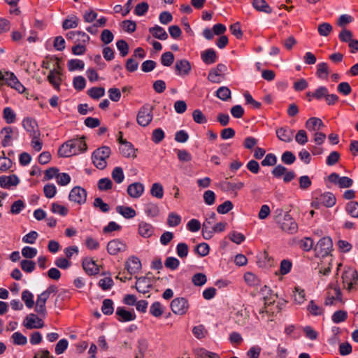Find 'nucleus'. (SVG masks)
I'll return each mask as SVG.
<instances>
[{"label": "nucleus", "mask_w": 358, "mask_h": 358, "mask_svg": "<svg viewBox=\"0 0 358 358\" xmlns=\"http://www.w3.org/2000/svg\"><path fill=\"white\" fill-rule=\"evenodd\" d=\"M333 246L332 241L329 237H323L317 243L315 251L320 256H327Z\"/></svg>", "instance_id": "obj_9"}, {"label": "nucleus", "mask_w": 358, "mask_h": 358, "mask_svg": "<svg viewBox=\"0 0 358 358\" xmlns=\"http://www.w3.org/2000/svg\"><path fill=\"white\" fill-rule=\"evenodd\" d=\"M24 325L29 329H40L44 326V322L36 315L31 313L26 317Z\"/></svg>", "instance_id": "obj_17"}, {"label": "nucleus", "mask_w": 358, "mask_h": 358, "mask_svg": "<svg viewBox=\"0 0 358 358\" xmlns=\"http://www.w3.org/2000/svg\"><path fill=\"white\" fill-rule=\"evenodd\" d=\"M333 27L332 26L327 22H323L319 24L317 31L320 36H327L332 31Z\"/></svg>", "instance_id": "obj_51"}, {"label": "nucleus", "mask_w": 358, "mask_h": 358, "mask_svg": "<svg viewBox=\"0 0 358 358\" xmlns=\"http://www.w3.org/2000/svg\"><path fill=\"white\" fill-rule=\"evenodd\" d=\"M11 338L13 339V343L15 345H24L27 342L26 336L18 331L13 334Z\"/></svg>", "instance_id": "obj_57"}, {"label": "nucleus", "mask_w": 358, "mask_h": 358, "mask_svg": "<svg viewBox=\"0 0 358 358\" xmlns=\"http://www.w3.org/2000/svg\"><path fill=\"white\" fill-rule=\"evenodd\" d=\"M83 268L90 275H96L99 271L98 265L94 260L90 258H86L83 260Z\"/></svg>", "instance_id": "obj_28"}, {"label": "nucleus", "mask_w": 358, "mask_h": 358, "mask_svg": "<svg viewBox=\"0 0 358 358\" xmlns=\"http://www.w3.org/2000/svg\"><path fill=\"white\" fill-rule=\"evenodd\" d=\"M87 148L85 137L71 139L63 143L58 150L59 157H69L85 152Z\"/></svg>", "instance_id": "obj_1"}, {"label": "nucleus", "mask_w": 358, "mask_h": 358, "mask_svg": "<svg viewBox=\"0 0 358 358\" xmlns=\"http://www.w3.org/2000/svg\"><path fill=\"white\" fill-rule=\"evenodd\" d=\"M227 70V67L226 65L223 64H217L215 69L210 71L208 76V80L214 83H220L222 77H223Z\"/></svg>", "instance_id": "obj_12"}, {"label": "nucleus", "mask_w": 358, "mask_h": 358, "mask_svg": "<svg viewBox=\"0 0 358 358\" xmlns=\"http://www.w3.org/2000/svg\"><path fill=\"white\" fill-rule=\"evenodd\" d=\"M201 59L207 64L215 63L217 59L216 52L213 49H208L201 53Z\"/></svg>", "instance_id": "obj_34"}, {"label": "nucleus", "mask_w": 358, "mask_h": 358, "mask_svg": "<svg viewBox=\"0 0 358 358\" xmlns=\"http://www.w3.org/2000/svg\"><path fill=\"white\" fill-rule=\"evenodd\" d=\"M306 128L310 131H316L320 130L324 127V123L318 117H310L305 124Z\"/></svg>", "instance_id": "obj_29"}, {"label": "nucleus", "mask_w": 358, "mask_h": 358, "mask_svg": "<svg viewBox=\"0 0 358 358\" xmlns=\"http://www.w3.org/2000/svg\"><path fill=\"white\" fill-rule=\"evenodd\" d=\"M181 222V217L179 215L175 213H171L168 215L167 224L171 227H176Z\"/></svg>", "instance_id": "obj_52"}, {"label": "nucleus", "mask_w": 358, "mask_h": 358, "mask_svg": "<svg viewBox=\"0 0 358 358\" xmlns=\"http://www.w3.org/2000/svg\"><path fill=\"white\" fill-rule=\"evenodd\" d=\"M224 189L227 191L236 193L238 190H241V189H243L244 187L245 184L241 181H238L236 182H224Z\"/></svg>", "instance_id": "obj_39"}, {"label": "nucleus", "mask_w": 358, "mask_h": 358, "mask_svg": "<svg viewBox=\"0 0 358 358\" xmlns=\"http://www.w3.org/2000/svg\"><path fill=\"white\" fill-rule=\"evenodd\" d=\"M293 296L295 303L297 304H301L306 301L305 291L301 288L295 287Z\"/></svg>", "instance_id": "obj_49"}, {"label": "nucleus", "mask_w": 358, "mask_h": 358, "mask_svg": "<svg viewBox=\"0 0 358 358\" xmlns=\"http://www.w3.org/2000/svg\"><path fill=\"white\" fill-rule=\"evenodd\" d=\"M164 312V308L159 301L154 302L150 307V314L155 317H160Z\"/></svg>", "instance_id": "obj_37"}, {"label": "nucleus", "mask_w": 358, "mask_h": 358, "mask_svg": "<svg viewBox=\"0 0 358 358\" xmlns=\"http://www.w3.org/2000/svg\"><path fill=\"white\" fill-rule=\"evenodd\" d=\"M294 132V131L288 127H282L275 131L278 138L286 143H289L292 141Z\"/></svg>", "instance_id": "obj_20"}, {"label": "nucleus", "mask_w": 358, "mask_h": 358, "mask_svg": "<svg viewBox=\"0 0 358 358\" xmlns=\"http://www.w3.org/2000/svg\"><path fill=\"white\" fill-rule=\"evenodd\" d=\"M48 299L49 298L47 297L46 295H44L42 293L37 297L35 306V311L41 316L45 317L47 313L45 303Z\"/></svg>", "instance_id": "obj_27"}, {"label": "nucleus", "mask_w": 358, "mask_h": 358, "mask_svg": "<svg viewBox=\"0 0 358 358\" xmlns=\"http://www.w3.org/2000/svg\"><path fill=\"white\" fill-rule=\"evenodd\" d=\"M127 249V244L120 239H113L107 244L108 252L111 255H116L120 252L126 251Z\"/></svg>", "instance_id": "obj_11"}, {"label": "nucleus", "mask_w": 358, "mask_h": 358, "mask_svg": "<svg viewBox=\"0 0 358 358\" xmlns=\"http://www.w3.org/2000/svg\"><path fill=\"white\" fill-rule=\"evenodd\" d=\"M30 137L31 138V145L32 148L36 152L41 151L43 147L41 135H35Z\"/></svg>", "instance_id": "obj_59"}, {"label": "nucleus", "mask_w": 358, "mask_h": 358, "mask_svg": "<svg viewBox=\"0 0 358 358\" xmlns=\"http://www.w3.org/2000/svg\"><path fill=\"white\" fill-rule=\"evenodd\" d=\"M252 5L255 9L259 11L269 13L271 9L264 0H253Z\"/></svg>", "instance_id": "obj_53"}, {"label": "nucleus", "mask_w": 358, "mask_h": 358, "mask_svg": "<svg viewBox=\"0 0 358 358\" xmlns=\"http://www.w3.org/2000/svg\"><path fill=\"white\" fill-rule=\"evenodd\" d=\"M164 137L165 134L162 129L158 128L153 130L152 134V140L154 143H159L164 140Z\"/></svg>", "instance_id": "obj_60"}, {"label": "nucleus", "mask_w": 358, "mask_h": 358, "mask_svg": "<svg viewBox=\"0 0 358 358\" xmlns=\"http://www.w3.org/2000/svg\"><path fill=\"white\" fill-rule=\"evenodd\" d=\"M348 317V313L345 310H337L332 315V321L338 324L340 322H344L346 320Z\"/></svg>", "instance_id": "obj_54"}, {"label": "nucleus", "mask_w": 358, "mask_h": 358, "mask_svg": "<svg viewBox=\"0 0 358 358\" xmlns=\"http://www.w3.org/2000/svg\"><path fill=\"white\" fill-rule=\"evenodd\" d=\"M174 62V55L171 52H166L161 57V63L165 66H170Z\"/></svg>", "instance_id": "obj_56"}, {"label": "nucleus", "mask_w": 358, "mask_h": 358, "mask_svg": "<svg viewBox=\"0 0 358 358\" xmlns=\"http://www.w3.org/2000/svg\"><path fill=\"white\" fill-rule=\"evenodd\" d=\"M216 96L222 101H227L231 98V90L227 87H220L216 91Z\"/></svg>", "instance_id": "obj_42"}, {"label": "nucleus", "mask_w": 358, "mask_h": 358, "mask_svg": "<svg viewBox=\"0 0 358 358\" xmlns=\"http://www.w3.org/2000/svg\"><path fill=\"white\" fill-rule=\"evenodd\" d=\"M153 285V279L148 276L137 278L134 287L142 294H147L150 292Z\"/></svg>", "instance_id": "obj_10"}, {"label": "nucleus", "mask_w": 358, "mask_h": 358, "mask_svg": "<svg viewBox=\"0 0 358 358\" xmlns=\"http://www.w3.org/2000/svg\"><path fill=\"white\" fill-rule=\"evenodd\" d=\"M69 199L72 202L82 205L86 202L87 191L79 186L74 187L69 193Z\"/></svg>", "instance_id": "obj_8"}, {"label": "nucleus", "mask_w": 358, "mask_h": 358, "mask_svg": "<svg viewBox=\"0 0 358 358\" xmlns=\"http://www.w3.org/2000/svg\"><path fill=\"white\" fill-rule=\"evenodd\" d=\"M153 119V107L150 104L143 105L138 110L136 122L141 127H147Z\"/></svg>", "instance_id": "obj_5"}, {"label": "nucleus", "mask_w": 358, "mask_h": 358, "mask_svg": "<svg viewBox=\"0 0 358 358\" xmlns=\"http://www.w3.org/2000/svg\"><path fill=\"white\" fill-rule=\"evenodd\" d=\"M159 210L158 206L153 203H148L145 206V213L149 216L154 217L159 214Z\"/></svg>", "instance_id": "obj_46"}, {"label": "nucleus", "mask_w": 358, "mask_h": 358, "mask_svg": "<svg viewBox=\"0 0 358 358\" xmlns=\"http://www.w3.org/2000/svg\"><path fill=\"white\" fill-rule=\"evenodd\" d=\"M73 85L76 90L80 91L85 87L86 81L83 76H76L73 78Z\"/></svg>", "instance_id": "obj_62"}, {"label": "nucleus", "mask_w": 358, "mask_h": 358, "mask_svg": "<svg viewBox=\"0 0 358 358\" xmlns=\"http://www.w3.org/2000/svg\"><path fill=\"white\" fill-rule=\"evenodd\" d=\"M113 186L112 181L108 178H101L98 182V188L101 191H106L110 189Z\"/></svg>", "instance_id": "obj_63"}, {"label": "nucleus", "mask_w": 358, "mask_h": 358, "mask_svg": "<svg viewBox=\"0 0 358 358\" xmlns=\"http://www.w3.org/2000/svg\"><path fill=\"white\" fill-rule=\"evenodd\" d=\"M189 307L188 301L183 297L176 298L171 303V308L173 313L180 315H185Z\"/></svg>", "instance_id": "obj_7"}, {"label": "nucleus", "mask_w": 358, "mask_h": 358, "mask_svg": "<svg viewBox=\"0 0 358 358\" xmlns=\"http://www.w3.org/2000/svg\"><path fill=\"white\" fill-rule=\"evenodd\" d=\"M216 215L211 213L208 218L206 219L202 226V234L205 239H210L213 236L212 229L215 222Z\"/></svg>", "instance_id": "obj_15"}, {"label": "nucleus", "mask_w": 358, "mask_h": 358, "mask_svg": "<svg viewBox=\"0 0 358 358\" xmlns=\"http://www.w3.org/2000/svg\"><path fill=\"white\" fill-rule=\"evenodd\" d=\"M125 268L130 275L136 274L141 269L140 259L134 256L128 258L125 262Z\"/></svg>", "instance_id": "obj_19"}, {"label": "nucleus", "mask_w": 358, "mask_h": 358, "mask_svg": "<svg viewBox=\"0 0 358 358\" xmlns=\"http://www.w3.org/2000/svg\"><path fill=\"white\" fill-rule=\"evenodd\" d=\"M110 148L108 146H102L96 149L92 156L94 166L99 169H104L107 165L106 159L110 157Z\"/></svg>", "instance_id": "obj_3"}, {"label": "nucleus", "mask_w": 358, "mask_h": 358, "mask_svg": "<svg viewBox=\"0 0 358 358\" xmlns=\"http://www.w3.org/2000/svg\"><path fill=\"white\" fill-rule=\"evenodd\" d=\"M87 94L94 99H99L105 94V90L101 87H94L87 90Z\"/></svg>", "instance_id": "obj_41"}, {"label": "nucleus", "mask_w": 358, "mask_h": 358, "mask_svg": "<svg viewBox=\"0 0 358 358\" xmlns=\"http://www.w3.org/2000/svg\"><path fill=\"white\" fill-rule=\"evenodd\" d=\"M249 319V314L246 309H242L238 310L234 316L235 322L240 325L243 326L247 323Z\"/></svg>", "instance_id": "obj_32"}, {"label": "nucleus", "mask_w": 358, "mask_h": 358, "mask_svg": "<svg viewBox=\"0 0 358 358\" xmlns=\"http://www.w3.org/2000/svg\"><path fill=\"white\" fill-rule=\"evenodd\" d=\"M6 84L17 90L19 93H23L25 91V87L13 73H6Z\"/></svg>", "instance_id": "obj_18"}, {"label": "nucleus", "mask_w": 358, "mask_h": 358, "mask_svg": "<svg viewBox=\"0 0 358 358\" xmlns=\"http://www.w3.org/2000/svg\"><path fill=\"white\" fill-rule=\"evenodd\" d=\"M331 289H332V292L329 290L327 292V296L325 299L324 304L326 306H332L336 303V302H343L342 293L340 287H335L332 288L329 286Z\"/></svg>", "instance_id": "obj_13"}, {"label": "nucleus", "mask_w": 358, "mask_h": 358, "mask_svg": "<svg viewBox=\"0 0 358 358\" xmlns=\"http://www.w3.org/2000/svg\"><path fill=\"white\" fill-rule=\"evenodd\" d=\"M154 231L155 228L151 224L143 221L139 222L138 233L141 237L149 238L153 235Z\"/></svg>", "instance_id": "obj_22"}, {"label": "nucleus", "mask_w": 358, "mask_h": 358, "mask_svg": "<svg viewBox=\"0 0 358 358\" xmlns=\"http://www.w3.org/2000/svg\"><path fill=\"white\" fill-rule=\"evenodd\" d=\"M121 154L126 157H130L135 156V150L132 144L129 142H127L122 144L120 148Z\"/></svg>", "instance_id": "obj_38"}, {"label": "nucleus", "mask_w": 358, "mask_h": 358, "mask_svg": "<svg viewBox=\"0 0 358 358\" xmlns=\"http://www.w3.org/2000/svg\"><path fill=\"white\" fill-rule=\"evenodd\" d=\"M336 199L331 192H325L315 197L311 203V206L318 209L322 206L331 208L336 204Z\"/></svg>", "instance_id": "obj_4"}, {"label": "nucleus", "mask_w": 358, "mask_h": 358, "mask_svg": "<svg viewBox=\"0 0 358 358\" xmlns=\"http://www.w3.org/2000/svg\"><path fill=\"white\" fill-rule=\"evenodd\" d=\"M346 213L353 218L358 219V202L355 201H351L345 205Z\"/></svg>", "instance_id": "obj_35"}, {"label": "nucleus", "mask_w": 358, "mask_h": 358, "mask_svg": "<svg viewBox=\"0 0 358 358\" xmlns=\"http://www.w3.org/2000/svg\"><path fill=\"white\" fill-rule=\"evenodd\" d=\"M67 66L70 71H73L77 69L83 70L84 69L85 64L82 60L74 59L68 62Z\"/></svg>", "instance_id": "obj_47"}, {"label": "nucleus", "mask_w": 358, "mask_h": 358, "mask_svg": "<svg viewBox=\"0 0 358 358\" xmlns=\"http://www.w3.org/2000/svg\"><path fill=\"white\" fill-rule=\"evenodd\" d=\"M329 180L337 185L341 188H348L352 185L353 180L348 177H341L336 173H332L329 176Z\"/></svg>", "instance_id": "obj_14"}, {"label": "nucleus", "mask_w": 358, "mask_h": 358, "mask_svg": "<svg viewBox=\"0 0 358 358\" xmlns=\"http://www.w3.org/2000/svg\"><path fill=\"white\" fill-rule=\"evenodd\" d=\"M117 320L121 322L133 321L136 319V315L134 312L128 311L122 307H118L116 310Z\"/></svg>", "instance_id": "obj_25"}, {"label": "nucleus", "mask_w": 358, "mask_h": 358, "mask_svg": "<svg viewBox=\"0 0 358 358\" xmlns=\"http://www.w3.org/2000/svg\"><path fill=\"white\" fill-rule=\"evenodd\" d=\"M341 280L343 288L348 292H352L358 289V273L355 268L345 267L341 275Z\"/></svg>", "instance_id": "obj_2"}, {"label": "nucleus", "mask_w": 358, "mask_h": 358, "mask_svg": "<svg viewBox=\"0 0 358 358\" xmlns=\"http://www.w3.org/2000/svg\"><path fill=\"white\" fill-rule=\"evenodd\" d=\"M308 310L310 314L315 316L321 315L324 313L323 308L317 305L313 300L309 302Z\"/></svg>", "instance_id": "obj_43"}, {"label": "nucleus", "mask_w": 358, "mask_h": 358, "mask_svg": "<svg viewBox=\"0 0 358 358\" xmlns=\"http://www.w3.org/2000/svg\"><path fill=\"white\" fill-rule=\"evenodd\" d=\"M58 69H54L52 70H50L48 76V80L49 83L57 90L59 89L60 85H61V71H60V67L59 66V63H56Z\"/></svg>", "instance_id": "obj_21"}, {"label": "nucleus", "mask_w": 358, "mask_h": 358, "mask_svg": "<svg viewBox=\"0 0 358 358\" xmlns=\"http://www.w3.org/2000/svg\"><path fill=\"white\" fill-rule=\"evenodd\" d=\"M192 117L194 121L197 124H204L207 122L206 117L203 114L201 110L199 109H196L193 111Z\"/></svg>", "instance_id": "obj_61"}, {"label": "nucleus", "mask_w": 358, "mask_h": 358, "mask_svg": "<svg viewBox=\"0 0 358 358\" xmlns=\"http://www.w3.org/2000/svg\"><path fill=\"white\" fill-rule=\"evenodd\" d=\"M329 73V66L326 62H321L317 65L316 75L319 78L327 79Z\"/></svg>", "instance_id": "obj_36"}, {"label": "nucleus", "mask_w": 358, "mask_h": 358, "mask_svg": "<svg viewBox=\"0 0 358 358\" xmlns=\"http://www.w3.org/2000/svg\"><path fill=\"white\" fill-rule=\"evenodd\" d=\"M22 299L28 308H31L34 307V295L29 291L24 290L22 292Z\"/></svg>", "instance_id": "obj_44"}, {"label": "nucleus", "mask_w": 358, "mask_h": 358, "mask_svg": "<svg viewBox=\"0 0 358 358\" xmlns=\"http://www.w3.org/2000/svg\"><path fill=\"white\" fill-rule=\"evenodd\" d=\"M278 222L280 229L287 233L292 234L298 230V224L288 213L285 214L283 217Z\"/></svg>", "instance_id": "obj_6"}, {"label": "nucleus", "mask_w": 358, "mask_h": 358, "mask_svg": "<svg viewBox=\"0 0 358 358\" xmlns=\"http://www.w3.org/2000/svg\"><path fill=\"white\" fill-rule=\"evenodd\" d=\"M177 75L181 76H187L191 71V64L186 59L178 60L175 64Z\"/></svg>", "instance_id": "obj_24"}, {"label": "nucleus", "mask_w": 358, "mask_h": 358, "mask_svg": "<svg viewBox=\"0 0 358 358\" xmlns=\"http://www.w3.org/2000/svg\"><path fill=\"white\" fill-rule=\"evenodd\" d=\"M51 211L53 213L59 214L62 216H65L69 212V209L64 206L60 205L57 203H52L51 205Z\"/></svg>", "instance_id": "obj_50"}, {"label": "nucleus", "mask_w": 358, "mask_h": 358, "mask_svg": "<svg viewBox=\"0 0 358 358\" xmlns=\"http://www.w3.org/2000/svg\"><path fill=\"white\" fill-rule=\"evenodd\" d=\"M164 265L167 268H169L171 270H176V268H178L180 265V262L176 257H169L166 258L164 262Z\"/></svg>", "instance_id": "obj_64"}, {"label": "nucleus", "mask_w": 358, "mask_h": 358, "mask_svg": "<svg viewBox=\"0 0 358 358\" xmlns=\"http://www.w3.org/2000/svg\"><path fill=\"white\" fill-rule=\"evenodd\" d=\"M149 31L152 35L159 40H166L168 38V34L164 28L159 25H155L153 27L149 29Z\"/></svg>", "instance_id": "obj_30"}, {"label": "nucleus", "mask_w": 358, "mask_h": 358, "mask_svg": "<svg viewBox=\"0 0 358 358\" xmlns=\"http://www.w3.org/2000/svg\"><path fill=\"white\" fill-rule=\"evenodd\" d=\"M127 192L131 198H139L144 192V185L139 182L131 183L128 186Z\"/></svg>", "instance_id": "obj_23"}, {"label": "nucleus", "mask_w": 358, "mask_h": 358, "mask_svg": "<svg viewBox=\"0 0 358 358\" xmlns=\"http://www.w3.org/2000/svg\"><path fill=\"white\" fill-rule=\"evenodd\" d=\"M1 134L3 138L1 141L3 147H7L11 145L13 129L10 127H4L1 129Z\"/></svg>", "instance_id": "obj_33"}, {"label": "nucleus", "mask_w": 358, "mask_h": 358, "mask_svg": "<svg viewBox=\"0 0 358 358\" xmlns=\"http://www.w3.org/2000/svg\"><path fill=\"white\" fill-rule=\"evenodd\" d=\"M116 211L126 219H131L136 215V213L131 207L117 206Z\"/></svg>", "instance_id": "obj_31"}, {"label": "nucleus", "mask_w": 358, "mask_h": 358, "mask_svg": "<svg viewBox=\"0 0 358 358\" xmlns=\"http://www.w3.org/2000/svg\"><path fill=\"white\" fill-rule=\"evenodd\" d=\"M23 128L29 134L30 136L41 135L36 120L31 117H25L22 120Z\"/></svg>", "instance_id": "obj_16"}, {"label": "nucleus", "mask_w": 358, "mask_h": 358, "mask_svg": "<svg viewBox=\"0 0 358 358\" xmlns=\"http://www.w3.org/2000/svg\"><path fill=\"white\" fill-rule=\"evenodd\" d=\"M3 116L8 124L13 123L16 119L15 113L10 107H6L3 109Z\"/></svg>", "instance_id": "obj_45"}, {"label": "nucleus", "mask_w": 358, "mask_h": 358, "mask_svg": "<svg viewBox=\"0 0 358 358\" xmlns=\"http://www.w3.org/2000/svg\"><path fill=\"white\" fill-rule=\"evenodd\" d=\"M101 310L103 314L110 315L113 313V302L111 299H106L103 301Z\"/></svg>", "instance_id": "obj_48"}, {"label": "nucleus", "mask_w": 358, "mask_h": 358, "mask_svg": "<svg viewBox=\"0 0 358 358\" xmlns=\"http://www.w3.org/2000/svg\"><path fill=\"white\" fill-rule=\"evenodd\" d=\"M150 194L152 196L159 199H162L164 196L163 186L159 182H155L150 188Z\"/></svg>", "instance_id": "obj_40"}, {"label": "nucleus", "mask_w": 358, "mask_h": 358, "mask_svg": "<svg viewBox=\"0 0 358 358\" xmlns=\"http://www.w3.org/2000/svg\"><path fill=\"white\" fill-rule=\"evenodd\" d=\"M112 178L117 183H121L124 178L123 170L121 167H115L112 172Z\"/></svg>", "instance_id": "obj_58"}, {"label": "nucleus", "mask_w": 358, "mask_h": 358, "mask_svg": "<svg viewBox=\"0 0 358 358\" xmlns=\"http://www.w3.org/2000/svg\"><path fill=\"white\" fill-rule=\"evenodd\" d=\"M20 180L15 175L3 176L0 177V186L3 188L10 189L11 187L17 186Z\"/></svg>", "instance_id": "obj_26"}, {"label": "nucleus", "mask_w": 358, "mask_h": 358, "mask_svg": "<svg viewBox=\"0 0 358 358\" xmlns=\"http://www.w3.org/2000/svg\"><path fill=\"white\" fill-rule=\"evenodd\" d=\"M192 281L195 286H202L206 281V275L201 273L194 274L192 278Z\"/></svg>", "instance_id": "obj_55"}]
</instances>
